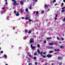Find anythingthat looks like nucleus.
Masks as SVG:
<instances>
[{"instance_id":"obj_45","label":"nucleus","mask_w":65,"mask_h":65,"mask_svg":"<svg viewBox=\"0 0 65 65\" xmlns=\"http://www.w3.org/2000/svg\"><path fill=\"white\" fill-rule=\"evenodd\" d=\"M61 5H64V3H61Z\"/></svg>"},{"instance_id":"obj_5","label":"nucleus","mask_w":65,"mask_h":65,"mask_svg":"<svg viewBox=\"0 0 65 65\" xmlns=\"http://www.w3.org/2000/svg\"><path fill=\"white\" fill-rule=\"evenodd\" d=\"M52 57V55H51V54H48L47 55V57L48 58L49 57Z\"/></svg>"},{"instance_id":"obj_32","label":"nucleus","mask_w":65,"mask_h":65,"mask_svg":"<svg viewBox=\"0 0 65 65\" xmlns=\"http://www.w3.org/2000/svg\"><path fill=\"white\" fill-rule=\"evenodd\" d=\"M1 54H3V51H1Z\"/></svg>"},{"instance_id":"obj_21","label":"nucleus","mask_w":65,"mask_h":65,"mask_svg":"<svg viewBox=\"0 0 65 65\" xmlns=\"http://www.w3.org/2000/svg\"><path fill=\"white\" fill-rule=\"evenodd\" d=\"M23 10H24L23 9H21L20 10V12H21V13L22 12H23Z\"/></svg>"},{"instance_id":"obj_3","label":"nucleus","mask_w":65,"mask_h":65,"mask_svg":"<svg viewBox=\"0 0 65 65\" xmlns=\"http://www.w3.org/2000/svg\"><path fill=\"white\" fill-rule=\"evenodd\" d=\"M43 52H40V54L41 56H42L43 58H46V56H43V55H42L43 54Z\"/></svg>"},{"instance_id":"obj_61","label":"nucleus","mask_w":65,"mask_h":65,"mask_svg":"<svg viewBox=\"0 0 65 65\" xmlns=\"http://www.w3.org/2000/svg\"><path fill=\"white\" fill-rule=\"evenodd\" d=\"M32 0L33 1V2H35V0Z\"/></svg>"},{"instance_id":"obj_28","label":"nucleus","mask_w":65,"mask_h":65,"mask_svg":"<svg viewBox=\"0 0 65 65\" xmlns=\"http://www.w3.org/2000/svg\"><path fill=\"white\" fill-rule=\"evenodd\" d=\"M38 13H39V12H38V11H37L36 12V14H38Z\"/></svg>"},{"instance_id":"obj_9","label":"nucleus","mask_w":65,"mask_h":65,"mask_svg":"<svg viewBox=\"0 0 65 65\" xmlns=\"http://www.w3.org/2000/svg\"><path fill=\"white\" fill-rule=\"evenodd\" d=\"M20 3L21 4V5H24V3H23V2H22V1H21L20 2Z\"/></svg>"},{"instance_id":"obj_55","label":"nucleus","mask_w":65,"mask_h":65,"mask_svg":"<svg viewBox=\"0 0 65 65\" xmlns=\"http://www.w3.org/2000/svg\"><path fill=\"white\" fill-rule=\"evenodd\" d=\"M22 19H25V18L23 17L22 18Z\"/></svg>"},{"instance_id":"obj_18","label":"nucleus","mask_w":65,"mask_h":65,"mask_svg":"<svg viewBox=\"0 0 65 65\" xmlns=\"http://www.w3.org/2000/svg\"><path fill=\"white\" fill-rule=\"evenodd\" d=\"M53 44H54V45H57L58 43H53Z\"/></svg>"},{"instance_id":"obj_39","label":"nucleus","mask_w":65,"mask_h":65,"mask_svg":"<svg viewBox=\"0 0 65 65\" xmlns=\"http://www.w3.org/2000/svg\"><path fill=\"white\" fill-rule=\"evenodd\" d=\"M32 9V7L31 6L29 7V9Z\"/></svg>"},{"instance_id":"obj_49","label":"nucleus","mask_w":65,"mask_h":65,"mask_svg":"<svg viewBox=\"0 0 65 65\" xmlns=\"http://www.w3.org/2000/svg\"><path fill=\"white\" fill-rule=\"evenodd\" d=\"M27 54L28 55H30V53L29 52H28L27 53Z\"/></svg>"},{"instance_id":"obj_27","label":"nucleus","mask_w":65,"mask_h":65,"mask_svg":"<svg viewBox=\"0 0 65 65\" xmlns=\"http://www.w3.org/2000/svg\"><path fill=\"white\" fill-rule=\"evenodd\" d=\"M37 51L39 54H40V51H39V50H38Z\"/></svg>"},{"instance_id":"obj_23","label":"nucleus","mask_w":65,"mask_h":65,"mask_svg":"<svg viewBox=\"0 0 65 65\" xmlns=\"http://www.w3.org/2000/svg\"><path fill=\"white\" fill-rule=\"evenodd\" d=\"M37 58H36V57H34L33 59H34V60H35V59H36Z\"/></svg>"},{"instance_id":"obj_30","label":"nucleus","mask_w":65,"mask_h":65,"mask_svg":"<svg viewBox=\"0 0 65 65\" xmlns=\"http://www.w3.org/2000/svg\"><path fill=\"white\" fill-rule=\"evenodd\" d=\"M37 55V53H34V55H35V56H36V55Z\"/></svg>"},{"instance_id":"obj_15","label":"nucleus","mask_w":65,"mask_h":65,"mask_svg":"<svg viewBox=\"0 0 65 65\" xmlns=\"http://www.w3.org/2000/svg\"><path fill=\"white\" fill-rule=\"evenodd\" d=\"M60 48H64V47L63 46H60Z\"/></svg>"},{"instance_id":"obj_52","label":"nucleus","mask_w":65,"mask_h":65,"mask_svg":"<svg viewBox=\"0 0 65 65\" xmlns=\"http://www.w3.org/2000/svg\"><path fill=\"white\" fill-rule=\"evenodd\" d=\"M61 39L62 40H64V39H63V38H61Z\"/></svg>"},{"instance_id":"obj_20","label":"nucleus","mask_w":65,"mask_h":65,"mask_svg":"<svg viewBox=\"0 0 65 65\" xmlns=\"http://www.w3.org/2000/svg\"><path fill=\"white\" fill-rule=\"evenodd\" d=\"M65 10H62L61 12H65Z\"/></svg>"},{"instance_id":"obj_51","label":"nucleus","mask_w":65,"mask_h":65,"mask_svg":"<svg viewBox=\"0 0 65 65\" xmlns=\"http://www.w3.org/2000/svg\"><path fill=\"white\" fill-rule=\"evenodd\" d=\"M56 17H58V14H57L56 15Z\"/></svg>"},{"instance_id":"obj_60","label":"nucleus","mask_w":65,"mask_h":65,"mask_svg":"<svg viewBox=\"0 0 65 65\" xmlns=\"http://www.w3.org/2000/svg\"><path fill=\"white\" fill-rule=\"evenodd\" d=\"M16 5H18V3H16Z\"/></svg>"},{"instance_id":"obj_62","label":"nucleus","mask_w":65,"mask_h":65,"mask_svg":"<svg viewBox=\"0 0 65 65\" xmlns=\"http://www.w3.org/2000/svg\"><path fill=\"white\" fill-rule=\"evenodd\" d=\"M63 2H65V0H63Z\"/></svg>"},{"instance_id":"obj_56","label":"nucleus","mask_w":65,"mask_h":65,"mask_svg":"<svg viewBox=\"0 0 65 65\" xmlns=\"http://www.w3.org/2000/svg\"><path fill=\"white\" fill-rule=\"evenodd\" d=\"M54 51H55V52H56V51H57V50H56V49H55V50H54Z\"/></svg>"},{"instance_id":"obj_37","label":"nucleus","mask_w":65,"mask_h":65,"mask_svg":"<svg viewBox=\"0 0 65 65\" xmlns=\"http://www.w3.org/2000/svg\"><path fill=\"white\" fill-rule=\"evenodd\" d=\"M28 31L27 30H26L25 31V32H26V33Z\"/></svg>"},{"instance_id":"obj_8","label":"nucleus","mask_w":65,"mask_h":65,"mask_svg":"<svg viewBox=\"0 0 65 65\" xmlns=\"http://www.w3.org/2000/svg\"><path fill=\"white\" fill-rule=\"evenodd\" d=\"M48 44L50 45H53L54 44V43H49Z\"/></svg>"},{"instance_id":"obj_36","label":"nucleus","mask_w":65,"mask_h":65,"mask_svg":"<svg viewBox=\"0 0 65 65\" xmlns=\"http://www.w3.org/2000/svg\"><path fill=\"white\" fill-rule=\"evenodd\" d=\"M65 7H63L62 8V9H65Z\"/></svg>"},{"instance_id":"obj_53","label":"nucleus","mask_w":65,"mask_h":65,"mask_svg":"<svg viewBox=\"0 0 65 65\" xmlns=\"http://www.w3.org/2000/svg\"><path fill=\"white\" fill-rule=\"evenodd\" d=\"M57 54V53H55L54 54V55H56V54Z\"/></svg>"},{"instance_id":"obj_35","label":"nucleus","mask_w":65,"mask_h":65,"mask_svg":"<svg viewBox=\"0 0 65 65\" xmlns=\"http://www.w3.org/2000/svg\"><path fill=\"white\" fill-rule=\"evenodd\" d=\"M35 64L36 65H37V62H35Z\"/></svg>"},{"instance_id":"obj_19","label":"nucleus","mask_w":65,"mask_h":65,"mask_svg":"<svg viewBox=\"0 0 65 65\" xmlns=\"http://www.w3.org/2000/svg\"><path fill=\"white\" fill-rule=\"evenodd\" d=\"M44 12V10L41 11V13L42 14H43Z\"/></svg>"},{"instance_id":"obj_44","label":"nucleus","mask_w":65,"mask_h":65,"mask_svg":"<svg viewBox=\"0 0 65 65\" xmlns=\"http://www.w3.org/2000/svg\"><path fill=\"white\" fill-rule=\"evenodd\" d=\"M58 5V4L57 3H56V4H55V6H56V5Z\"/></svg>"},{"instance_id":"obj_4","label":"nucleus","mask_w":65,"mask_h":65,"mask_svg":"<svg viewBox=\"0 0 65 65\" xmlns=\"http://www.w3.org/2000/svg\"><path fill=\"white\" fill-rule=\"evenodd\" d=\"M62 59H63V58L60 56H59L58 57V58H57V59L59 60H62Z\"/></svg>"},{"instance_id":"obj_11","label":"nucleus","mask_w":65,"mask_h":65,"mask_svg":"<svg viewBox=\"0 0 65 65\" xmlns=\"http://www.w3.org/2000/svg\"><path fill=\"white\" fill-rule=\"evenodd\" d=\"M30 17H26L25 18V19L27 21L28 20V19H30Z\"/></svg>"},{"instance_id":"obj_22","label":"nucleus","mask_w":65,"mask_h":65,"mask_svg":"<svg viewBox=\"0 0 65 65\" xmlns=\"http://www.w3.org/2000/svg\"><path fill=\"white\" fill-rule=\"evenodd\" d=\"M32 31L31 30H30L28 32V33L29 34H30V33Z\"/></svg>"},{"instance_id":"obj_26","label":"nucleus","mask_w":65,"mask_h":65,"mask_svg":"<svg viewBox=\"0 0 65 65\" xmlns=\"http://www.w3.org/2000/svg\"><path fill=\"white\" fill-rule=\"evenodd\" d=\"M14 13H15V14H16L17 12H16V11L15 10H14Z\"/></svg>"},{"instance_id":"obj_58","label":"nucleus","mask_w":65,"mask_h":65,"mask_svg":"<svg viewBox=\"0 0 65 65\" xmlns=\"http://www.w3.org/2000/svg\"><path fill=\"white\" fill-rule=\"evenodd\" d=\"M35 1L36 2H37V0H35Z\"/></svg>"},{"instance_id":"obj_17","label":"nucleus","mask_w":65,"mask_h":65,"mask_svg":"<svg viewBox=\"0 0 65 65\" xmlns=\"http://www.w3.org/2000/svg\"><path fill=\"white\" fill-rule=\"evenodd\" d=\"M44 7H45V8H47V5H45Z\"/></svg>"},{"instance_id":"obj_34","label":"nucleus","mask_w":65,"mask_h":65,"mask_svg":"<svg viewBox=\"0 0 65 65\" xmlns=\"http://www.w3.org/2000/svg\"><path fill=\"white\" fill-rule=\"evenodd\" d=\"M44 43H46V41H44Z\"/></svg>"},{"instance_id":"obj_14","label":"nucleus","mask_w":65,"mask_h":65,"mask_svg":"<svg viewBox=\"0 0 65 65\" xmlns=\"http://www.w3.org/2000/svg\"><path fill=\"white\" fill-rule=\"evenodd\" d=\"M53 52H54L53 51H51L49 52V53H53Z\"/></svg>"},{"instance_id":"obj_64","label":"nucleus","mask_w":65,"mask_h":65,"mask_svg":"<svg viewBox=\"0 0 65 65\" xmlns=\"http://www.w3.org/2000/svg\"><path fill=\"white\" fill-rule=\"evenodd\" d=\"M5 65H8V64H7V63H6V64H5Z\"/></svg>"},{"instance_id":"obj_63","label":"nucleus","mask_w":65,"mask_h":65,"mask_svg":"<svg viewBox=\"0 0 65 65\" xmlns=\"http://www.w3.org/2000/svg\"><path fill=\"white\" fill-rule=\"evenodd\" d=\"M55 20H57V18H55Z\"/></svg>"},{"instance_id":"obj_47","label":"nucleus","mask_w":65,"mask_h":65,"mask_svg":"<svg viewBox=\"0 0 65 65\" xmlns=\"http://www.w3.org/2000/svg\"><path fill=\"white\" fill-rule=\"evenodd\" d=\"M2 9H5V8L4 7H3L2 8Z\"/></svg>"},{"instance_id":"obj_29","label":"nucleus","mask_w":65,"mask_h":65,"mask_svg":"<svg viewBox=\"0 0 65 65\" xmlns=\"http://www.w3.org/2000/svg\"><path fill=\"white\" fill-rule=\"evenodd\" d=\"M57 39L58 40H60V38H59L58 37H57Z\"/></svg>"},{"instance_id":"obj_33","label":"nucleus","mask_w":65,"mask_h":65,"mask_svg":"<svg viewBox=\"0 0 65 65\" xmlns=\"http://www.w3.org/2000/svg\"><path fill=\"white\" fill-rule=\"evenodd\" d=\"M29 22H31V21H32V20L31 19H29Z\"/></svg>"},{"instance_id":"obj_31","label":"nucleus","mask_w":65,"mask_h":65,"mask_svg":"<svg viewBox=\"0 0 65 65\" xmlns=\"http://www.w3.org/2000/svg\"><path fill=\"white\" fill-rule=\"evenodd\" d=\"M32 65V64L31 63H29V64H28V65Z\"/></svg>"},{"instance_id":"obj_13","label":"nucleus","mask_w":65,"mask_h":65,"mask_svg":"<svg viewBox=\"0 0 65 65\" xmlns=\"http://www.w3.org/2000/svg\"><path fill=\"white\" fill-rule=\"evenodd\" d=\"M37 46L38 48H40V45H39V44L37 45Z\"/></svg>"},{"instance_id":"obj_16","label":"nucleus","mask_w":65,"mask_h":65,"mask_svg":"<svg viewBox=\"0 0 65 65\" xmlns=\"http://www.w3.org/2000/svg\"><path fill=\"white\" fill-rule=\"evenodd\" d=\"M25 11H26L27 12H28V9L27 8H26L25 9Z\"/></svg>"},{"instance_id":"obj_25","label":"nucleus","mask_w":65,"mask_h":65,"mask_svg":"<svg viewBox=\"0 0 65 65\" xmlns=\"http://www.w3.org/2000/svg\"><path fill=\"white\" fill-rule=\"evenodd\" d=\"M56 2V0H54L53 1V3H55V2Z\"/></svg>"},{"instance_id":"obj_41","label":"nucleus","mask_w":65,"mask_h":65,"mask_svg":"<svg viewBox=\"0 0 65 65\" xmlns=\"http://www.w3.org/2000/svg\"><path fill=\"white\" fill-rule=\"evenodd\" d=\"M6 20H9V18H6Z\"/></svg>"},{"instance_id":"obj_38","label":"nucleus","mask_w":65,"mask_h":65,"mask_svg":"<svg viewBox=\"0 0 65 65\" xmlns=\"http://www.w3.org/2000/svg\"><path fill=\"white\" fill-rule=\"evenodd\" d=\"M62 21H65V18H64V19L62 20Z\"/></svg>"},{"instance_id":"obj_54","label":"nucleus","mask_w":65,"mask_h":65,"mask_svg":"<svg viewBox=\"0 0 65 65\" xmlns=\"http://www.w3.org/2000/svg\"><path fill=\"white\" fill-rule=\"evenodd\" d=\"M62 65V63H59V65Z\"/></svg>"},{"instance_id":"obj_40","label":"nucleus","mask_w":65,"mask_h":65,"mask_svg":"<svg viewBox=\"0 0 65 65\" xmlns=\"http://www.w3.org/2000/svg\"><path fill=\"white\" fill-rule=\"evenodd\" d=\"M43 54H44V55H45V54H46V53L45 52H44L43 53Z\"/></svg>"},{"instance_id":"obj_2","label":"nucleus","mask_w":65,"mask_h":65,"mask_svg":"<svg viewBox=\"0 0 65 65\" xmlns=\"http://www.w3.org/2000/svg\"><path fill=\"white\" fill-rule=\"evenodd\" d=\"M30 47L32 50H34L35 48V47L34 46H33V44H31L30 45Z\"/></svg>"},{"instance_id":"obj_50","label":"nucleus","mask_w":65,"mask_h":65,"mask_svg":"<svg viewBox=\"0 0 65 65\" xmlns=\"http://www.w3.org/2000/svg\"><path fill=\"white\" fill-rule=\"evenodd\" d=\"M7 2H6L5 3L6 5H7Z\"/></svg>"},{"instance_id":"obj_57","label":"nucleus","mask_w":65,"mask_h":65,"mask_svg":"<svg viewBox=\"0 0 65 65\" xmlns=\"http://www.w3.org/2000/svg\"><path fill=\"white\" fill-rule=\"evenodd\" d=\"M62 42H61V41H60L59 42V43H61Z\"/></svg>"},{"instance_id":"obj_12","label":"nucleus","mask_w":65,"mask_h":65,"mask_svg":"<svg viewBox=\"0 0 65 65\" xmlns=\"http://www.w3.org/2000/svg\"><path fill=\"white\" fill-rule=\"evenodd\" d=\"M48 48H50V49H53V48L52 47H51V46H49L47 47Z\"/></svg>"},{"instance_id":"obj_46","label":"nucleus","mask_w":65,"mask_h":65,"mask_svg":"<svg viewBox=\"0 0 65 65\" xmlns=\"http://www.w3.org/2000/svg\"><path fill=\"white\" fill-rule=\"evenodd\" d=\"M47 65V63L46 62L45 63V65Z\"/></svg>"},{"instance_id":"obj_6","label":"nucleus","mask_w":65,"mask_h":65,"mask_svg":"<svg viewBox=\"0 0 65 65\" xmlns=\"http://www.w3.org/2000/svg\"><path fill=\"white\" fill-rule=\"evenodd\" d=\"M16 4H17V2H16V1L14 2L13 3V6H14V5H16Z\"/></svg>"},{"instance_id":"obj_43","label":"nucleus","mask_w":65,"mask_h":65,"mask_svg":"<svg viewBox=\"0 0 65 65\" xmlns=\"http://www.w3.org/2000/svg\"><path fill=\"white\" fill-rule=\"evenodd\" d=\"M12 1L13 2H15V1H15V0H12Z\"/></svg>"},{"instance_id":"obj_48","label":"nucleus","mask_w":65,"mask_h":65,"mask_svg":"<svg viewBox=\"0 0 65 65\" xmlns=\"http://www.w3.org/2000/svg\"><path fill=\"white\" fill-rule=\"evenodd\" d=\"M29 56L30 57H32V56H31V55H29Z\"/></svg>"},{"instance_id":"obj_1","label":"nucleus","mask_w":65,"mask_h":65,"mask_svg":"<svg viewBox=\"0 0 65 65\" xmlns=\"http://www.w3.org/2000/svg\"><path fill=\"white\" fill-rule=\"evenodd\" d=\"M34 39L33 38H31L30 39V40L29 41L30 43H34Z\"/></svg>"},{"instance_id":"obj_7","label":"nucleus","mask_w":65,"mask_h":65,"mask_svg":"<svg viewBox=\"0 0 65 65\" xmlns=\"http://www.w3.org/2000/svg\"><path fill=\"white\" fill-rule=\"evenodd\" d=\"M15 15L16 16H19L20 15V14H19V12H17V13L15 14Z\"/></svg>"},{"instance_id":"obj_42","label":"nucleus","mask_w":65,"mask_h":65,"mask_svg":"<svg viewBox=\"0 0 65 65\" xmlns=\"http://www.w3.org/2000/svg\"><path fill=\"white\" fill-rule=\"evenodd\" d=\"M57 51L58 52H59V51H60V50L59 49H58L57 50Z\"/></svg>"},{"instance_id":"obj_59","label":"nucleus","mask_w":65,"mask_h":65,"mask_svg":"<svg viewBox=\"0 0 65 65\" xmlns=\"http://www.w3.org/2000/svg\"><path fill=\"white\" fill-rule=\"evenodd\" d=\"M35 12H34V14H35Z\"/></svg>"},{"instance_id":"obj_24","label":"nucleus","mask_w":65,"mask_h":65,"mask_svg":"<svg viewBox=\"0 0 65 65\" xmlns=\"http://www.w3.org/2000/svg\"><path fill=\"white\" fill-rule=\"evenodd\" d=\"M4 56L5 58H6V57H7V56L5 54H4Z\"/></svg>"},{"instance_id":"obj_10","label":"nucleus","mask_w":65,"mask_h":65,"mask_svg":"<svg viewBox=\"0 0 65 65\" xmlns=\"http://www.w3.org/2000/svg\"><path fill=\"white\" fill-rule=\"evenodd\" d=\"M46 39L47 40H50V39H51L52 38L51 37H49L46 38Z\"/></svg>"}]
</instances>
